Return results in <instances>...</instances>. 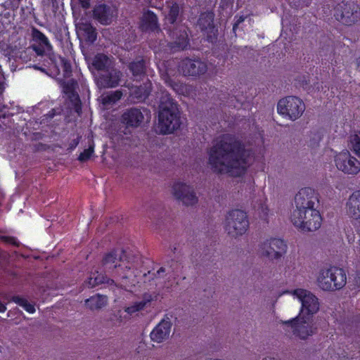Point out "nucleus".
Wrapping results in <instances>:
<instances>
[{"instance_id": "f257e3e1", "label": "nucleus", "mask_w": 360, "mask_h": 360, "mask_svg": "<svg viewBox=\"0 0 360 360\" xmlns=\"http://www.w3.org/2000/svg\"><path fill=\"white\" fill-rule=\"evenodd\" d=\"M208 164L217 174L243 176L248 169L244 144L235 135H221L208 151Z\"/></svg>"}, {"instance_id": "f03ea898", "label": "nucleus", "mask_w": 360, "mask_h": 360, "mask_svg": "<svg viewBox=\"0 0 360 360\" xmlns=\"http://www.w3.org/2000/svg\"><path fill=\"white\" fill-rule=\"evenodd\" d=\"M294 293L301 302L300 311L295 317L282 321L283 328L287 335L307 340L315 333L316 328L309 321L319 309V300L314 295L304 289H297Z\"/></svg>"}, {"instance_id": "7ed1b4c3", "label": "nucleus", "mask_w": 360, "mask_h": 360, "mask_svg": "<svg viewBox=\"0 0 360 360\" xmlns=\"http://www.w3.org/2000/svg\"><path fill=\"white\" fill-rule=\"evenodd\" d=\"M158 113L160 133L169 134L179 129L181 124L180 111L177 103L171 96L161 98Z\"/></svg>"}, {"instance_id": "20e7f679", "label": "nucleus", "mask_w": 360, "mask_h": 360, "mask_svg": "<svg viewBox=\"0 0 360 360\" xmlns=\"http://www.w3.org/2000/svg\"><path fill=\"white\" fill-rule=\"evenodd\" d=\"M317 283L319 288L324 291L341 290L347 283L346 272L342 268L335 266L322 269L317 277Z\"/></svg>"}, {"instance_id": "39448f33", "label": "nucleus", "mask_w": 360, "mask_h": 360, "mask_svg": "<svg viewBox=\"0 0 360 360\" xmlns=\"http://www.w3.org/2000/svg\"><path fill=\"white\" fill-rule=\"evenodd\" d=\"M292 224L302 232L318 230L322 224V217L316 208L294 210L290 215Z\"/></svg>"}, {"instance_id": "423d86ee", "label": "nucleus", "mask_w": 360, "mask_h": 360, "mask_svg": "<svg viewBox=\"0 0 360 360\" xmlns=\"http://www.w3.org/2000/svg\"><path fill=\"white\" fill-rule=\"evenodd\" d=\"M305 110V104L297 96H289L280 99L277 103V112L283 117L295 121Z\"/></svg>"}, {"instance_id": "0eeeda50", "label": "nucleus", "mask_w": 360, "mask_h": 360, "mask_svg": "<svg viewBox=\"0 0 360 360\" xmlns=\"http://www.w3.org/2000/svg\"><path fill=\"white\" fill-rule=\"evenodd\" d=\"M46 58L47 65L44 64L42 66L34 65V69L46 72V68L54 75L59 76L62 75L65 78H68L71 75L72 65L70 60L54 53L48 54Z\"/></svg>"}, {"instance_id": "6e6552de", "label": "nucleus", "mask_w": 360, "mask_h": 360, "mask_svg": "<svg viewBox=\"0 0 360 360\" xmlns=\"http://www.w3.org/2000/svg\"><path fill=\"white\" fill-rule=\"evenodd\" d=\"M249 227L245 212L236 209L230 211L226 217V230L228 234L236 237L244 234Z\"/></svg>"}, {"instance_id": "1a4fd4ad", "label": "nucleus", "mask_w": 360, "mask_h": 360, "mask_svg": "<svg viewBox=\"0 0 360 360\" xmlns=\"http://www.w3.org/2000/svg\"><path fill=\"white\" fill-rule=\"evenodd\" d=\"M186 24H164V30H167L169 36L173 41L169 44V47L173 51L187 49L189 46V39Z\"/></svg>"}, {"instance_id": "9d476101", "label": "nucleus", "mask_w": 360, "mask_h": 360, "mask_svg": "<svg viewBox=\"0 0 360 360\" xmlns=\"http://www.w3.org/2000/svg\"><path fill=\"white\" fill-rule=\"evenodd\" d=\"M334 16L338 21L359 22L360 21V6L354 2H342L335 7Z\"/></svg>"}, {"instance_id": "9b49d317", "label": "nucleus", "mask_w": 360, "mask_h": 360, "mask_svg": "<svg viewBox=\"0 0 360 360\" xmlns=\"http://www.w3.org/2000/svg\"><path fill=\"white\" fill-rule=\"evenodd\" d=\"M335 162L337 168L345 174L355 175L360 172V162L348 150L336 155Z\"/></svg>"}, {"instance_id": "f8f14e48", "label": "nucleus", "mask_w": 360, "mask_h": 360, "mask_svg": "<svg viewBox=\"0 0 360 360\" xmlns=\"http://www.w3.org/2000/svg\"><path fill=\"white\" fill-rule=\"evenodd\" d=\"M262 253L270 259H280L287 250L285 242L276 238H271L264 241L260 246Z\"/></svg>"}, {"instance_id": "ddd939ff", "label": "nucleus", "mask_w": 360, "mask_h": 360, "mask_svg": "<svg viewBox=\"0 0 360 360\" xmlns=\"http://www.w3.org/2000/svg\"><path fill=\"white\" fill-rule=\"evenodd\" d=\"M30 49L34 51L37 56L46 58L48 55L45 53L46 52L48 54L51 53L52 46L48 38L41 32L36 28H32L31 44L25 51V53L27 51H30Z\"/></svg>"}, {"instance_id": "4468645a", "label": "nucleus", "mask_w": 360, "mask_h": 360, "mask_svg": "<svg viewBox=\"0 0 360 360\" xmlns=\"http://www.w3.org/2000/svg\"><path fill=\"white\" fill-rule=\"evenodd\" d=\"M178 70L184 76L198 77L207 71V65L199 59L186 58L179 62Z\"/></svg>"}, {"instance_id": "2eb2a0df", "label": "nucleus", "mask_w": 360, "mask_h": 360, "mask_svg": "<svg viewBox=\"0 0 360 360\" xmlns=\"http://www.w3.org/2000/svg\"><path fill=\"white\" fill-rule=\"evenodd\" d=\"M44 25V24H39ZM46 27L53 34L64 52H71L72 44L70 41V32L66 24H46Z\"/></svg>"}, {"instance_id": "dca6fc26", "label": "nucleus", "mask_w": 360, "mask_h": 360, "mask_svg": "<svg viewBox=\"0 0 360 360\" xmlns=\"http://www.w3.org/2000/svg\"><path fill=\"white\" fill-rule=\"evenodd\" d=\"M319 202L315 191L309 187L301 188L295 196V210H306L314 208L315 203Z\"/></svg>"}, {"instance_id": "f3484780", "label": "nucleus", "mask_w": 360, "mask_h": 360, "mask_svg": "<svg viewBox=\"0 0 360 360\" xmlns=\"http://www.w3.org/2000/svg\"><path fill=\"white\" fill-rule=\"evenodd\" d=\"M173 195L186 205L197 203L198 198L192 187L181 182H176L172 186Z\"/></svg>"}, {"instance_id": "a211bd4d", "label": "nucleus", "mask_w": 360, "mask_h": 360, "mask_svg": "<svg viewBox=\"0 0 360 360\" xmlns=\"http://www.w3.org/2000/svg\"><path fill=\"white\" fill-rule=\"evenodd\" d=\"M172 326L171 319L166 314L150 332L151 340L157 343L166 340L169 336Z\"/></svg>"}, {"instance_id": "6ab92c4d", "label": "nucleus", "mask_w": 360, "mask_h": 360, "mask_svg": "<svg viewBox=\"0 0 360 360\" xmlns=\"http://www.w3.org/2000/svg\"><path fill=\"white\" fill-rule=\"evenodd\" d=\"M144 116L141 109L130 108L127 109L121 116V122L127 128L139 127L143 122Z\"/></svg>"}, {"instance_id": "aec40b11", "label": "nucleus", "mask_w": 360, "mask_h": 360, "mask_svg": "<svg viewBox=\"0 0 360 360\" xmlns=\"http://www.w3.org/2000/svg\"><path fill=\"white\" fill-rule=\"evenodd\" d=\"M92 12L94 18L99 22L111 21L117 15V9L115 6L105 4L96 5Z\"/></svg>"}, {"instance_id": "412c9836", "label": "nucleus", "mask_w": 360, "mask_h": 360, "mask_svg": "<svg viewBox=\"0 0 360 360\" xmlns=\"http://www.w3.org/2000/svg\"><path fill=\"white\" fill-rule=\"evenodd\" d=\"M77 82L71 79L63 84V92L71 103L74 110L79 114L82 112V102L79 94L76 91Z\"/></svg>"}, {"instance_id": "4be33fe9", "label": "nucleus", "mask_w": 360, "mask_h": 360, "mask_svg": "<svg viewBox=\"0 0 360 360\" xmlns=\"http://www.w3.org/2000/svg\"><path fill=\"white\" fill-rule=\"evenodd\" d=\"M124 250L112 249L104 254L101 265L105 270L115 269L120 267L119 262H121L124 257Z\"/></svg>"}, {"instance_id": "5701e85b", "label": "nucleus", "mask_w": 360, "mask_h": 360, "mask_svg": "<svg viewBox=\"0 0 360 360\" xmlns=\"http://www.w3.org/2000/svg\"><path fill=\"white\" fill-rule=\"evenodd\" d=\"M100 76V80L105 88H115L120 84L122 73L120 70L110 68Z\"/></svg>"}, {"instance_id": "b1692460", "label": "nucleus", "mask_w": 360, "mask_h": 360, "mask_svg": "<svg viewBox=\"0 0 360 360\" xmlns=\"http://www.w3.org/2000/svg\"><path fill=\"white\" fill-rule=\"evenodd\" d=\"M347 214L353 219H360V190L355 191L349 196L347 204Z\"/></svg>"}, {"instance_id": "393cba45", "label": "nucleus", "mask_w": 360, "mask_h": 360, "mask_svg": "<svg viewBox=\"0 0 360 360\" xmlns=\"http://www.w3.org/2000/svg\"><path fill=\"white\" fill-rule=\"evenodd\" d=\"M196 30L202 32L204 39L207 42L214 44L217 41L218 36L217 24H194Z\"/></svg>"}, {"instance_id": "a878e982", "label": "nucleus", "mask_w": 360, "mask_h": 360, "mask_svg": "<svg viewBox=\"0 0 360 360\" xmlns=\"http://www.w3.org/2000/svg\"><path fill=\"white\" fill-rule=\"evenodd\" d=\"M93 24H75V29L82 35L83 39L89 43H94L97 38L96 30Z\"/></svg>"}, {"instance_id": "bb28decb", "label": "nucleus", "mask_w": 360, "mask_h": 360, "mask_svg": "<svg viewBox=\"0 0 360 360\" xmlns=\"http://www.w3.org/2000/svg\"><path fill=\"white\" fill-rule=\"evenodd\" d=\"M151 83L149 80L131 89V96L138 101H145L150 94Z\"/></svg>"}, {"instance_id": "cd10ccee", "label": "nucleus", "mask_w": 360, "mask_h": 360, "mask_svg": "<svg viewBox=\"0 0 360 360\" xmlns=\"http://www.w3.org/2000/svg\"><path fill=\"white\" fill-rule=\"evenodd\" d=\"M92 66L98 71L105 72L112 67V63L107 55L97 53L93 58Z\"/></svg>"}, {"instance_id": "c85d7f7f", "label": "nucleus", "mask_w": 360, "mask_h": 360, "mask_svg": "<svg viewBox=\"0 0 360 360\" xmlns=\"http://www.w3.org/2000/svg\"><path fill=\"white\" fill-rule=\"evenodd\" d=\"M128 68L135 78L141 79L146 74V62L143 58L130 62Z\"/></svg>"}, {"instance_id": "c756f323", "label": "nucleus", "mask_w": 360, "mask_h": 360, "mask_svg": "<svg viewBox=\"0 0 360 360\" xmlns=\"http://www.w3.org/2000/svg\"><path fill=\"white\" fill-rule=\"evenodd\" d=\"M108 297L105 295L96 294L85 300V304L91 310H98L107 304Z\"/></svg>"}, {"instance_id": "7c9ffc66", "label": "nucleus", "mask_w": 360, "mask_h": 360, "mask_svg": "<svg viewBox=\"0 0 360 360\" xmlns=\"http://www.w3.org/2000/svg\"><path fill=\"white\" fill-rule=\"evenodd\" d=\"M152 298L150 295L148 296L144 295L142 300L134 302L130 306L126 307L124 310L128 314L132 315L136 312H139L144 309L146 305L150 304Z\"/></svg>"}, {"instance_id": "2f4dec72", "label": "nucleus", "mask_w": 360, "mask_h": 360, "mask_svg": "<svg viewBox=\"0 0 360 360\" xmlns=\"http://www.w3.org/2000/svg\"><path fill=\"white\" fill-rule=\"evenodd\" d=\"M97 276H90L89 278V285L91 288H94L96 285H98L100 284L106 283L108 285H112L115 283V281L113 279H111L108 278L106 275L98 274V271H96Z\"/></svg>"}, {"instance_id": "473e14b6", "label": "nucleus", "mask_w": 360, "mask_h": 360, "mask_svg": "<svg viewBox=\"0 0 360 360\" xmlns=\"http://www.w3.org/2000/svg\"><path fill=\"white\" fill-rule=\"evenodd\" d=\"M11 300L19 306L22 307L27 312L34 314L36 311L34 304L28 302V301L19 295H14Z\"/></svg>"}, {"instance_id": "72a5a7b5", "label": "nucleus", "mask_w": 360, "mask_h": 360, "mask_svg": "<svg viewBox=\"0 0 360 360\" xmlns=\"http://www.w3.org/2000/svg\"><path fill=\"white\" fill-rule=\"evenodd\" d=\"M351 150L359 157H360V130L354 131L350 136Z\"/></svg>"}, {"instance_id": "f704fd0d", "label": "nucleus", "mask_w": 360, "mask_h": 360, "mask_svg": "<svg viewBox=\"0 0 360 360\" xmlns=\"http://www.w3.org/2000/svg\"><path fill=\"white\" fill-rule=\"evenodd\" d=\"M122 96V92L121 90H116L115 91L108 94L107 96L103 98V103L105 105L115 103L121 99Z\"/></svg>"}, {"instance_id": "c9c22d12", "label": "nucleus", "mask_w": 360, "mask_h": 360, "mask_svg": "<svg viewBox=\"0 0 360 360\" xmlns=\"http://www.w3.org/2000/svg\"><path fill=\"white\" fill-rule=\"evenodd\" d=\"M179 15V6L178 4L174 3L170 6L169 13H168V18L170 20V22H176Z\"/></svg>"}, {"instance_id": "e433bc0d", "label": "nucleus", "mask_w": 360, "mask_h": 360, "mask_svg": "<svg viewBox=\"0 0 360 360\" xmlns=\"http://www.w3.org/2000/svg\"><path fill=\"white\" fill-rule=\"evenodd\" d=\"M94 152V146H89L88 148L84 149L82 153H80L78 160L80 162H86L89 160L92 156Z\"/></svg>"}, {"instance_id": "4c0bfd02", "label": "nucleus", "mask_w": 360, "mask_h": 360, "mask_svg": "<svg viewBox=\"0 0 360 360\" xmlns=\"http://www.w3.org/2000/svg\"><path fill=\"white\" fill-rule=\"evenodd\" d=\"M214 13L212 11L201 13L198 22H214Z\"/></svg>"}, {"instance_id": "58836bf2", "label": "nucleus", "mask_w": 360, "mask_h": 360, "mask_svg": "<svg viewBox=\"0 0 360 360\" xmlns=\"http://www.w3.org/2000/svg\"><path fill=\"white\" fill-rule=\"evenodd\" d=\"M157 15L150 10L144 12L141 22H158Z\"/></svg>"}, {"instance_id": "ea45409f", "label": "nucleus", "mask_w": 360, "mask_h": 360, "mask_svg": "<svg viewBox=\"0 0 360 360\" xmlns=\"http://www.w3.org/2000/svg\"><path fill=\"white\" fill-rule=\"evenodd\" d=\"M0 240L6 244H9L17 248L20 247V243L15 236L0 235Z\"/></svg>"}, {"instance_id": "a19ab883", "label": "nucleus", "mask_w": 360, "mask_h": 360, "mask_svg": "<svg viewBox=\"0 0 360 360\" xmlns=\"http://www.w3.org/2000/svg\"><path fill=\"white\" fill-rule=\"evenodd\" d=\"M139 29L141 31H146L148 30H150L152 31L160 32V24H139Z\"/></svg>"}, {"instance_id": "79ce46f5", "label": "nucleus", "mask_w": 360, "mask_h": 360, "mask_svg": "<svg viewBox=\"0 0 360 360\" xmlns=\"http://www.w3.org/2000/svg\"><path fill=\"white\" fill-rule=\"evenodd\" d=\"M260 210H261V212L259 213L261 214V217L264 220H266L267 217H268V212H269V209H268L267 206L265 205H262Z\"/></svg>"}, {"instance_id": "37998d69", "label": "nucleus", "mask_w": 360, "mask_h": 360, "mask_svg": "<svg viewBox=\"0 0 360 360\" xmlns=\"http://www.w3.org/2000/svg\"><path fill=\"white\" fill-rule=\"evenodd\" d=\"M91 1V0H78L80 6L84 10H87L90 8Z\"/></svg>"}, {"instance_id": "c03bdc74", "label": "nucleus", "mask_w": 360, "mask_h": 360, "mask_svg": "<svg viewBox=\"0 0 360 360\" xmlns=\"http://www.w3.org/2000/svg\"><path fill=\"white\" fill-rule=\"evenodd\" d=\"M79 141H80L79 136L77 137L76 139H72L69 146L70 149L74 150L78 146Z\"/></svg>"}, {"instance_id": "a18cd8bd", "label": "nucleus", "mask_w": 360, "mask_h": 360, "mask_svg": "<svg viewBox=\"0 0 360 360\" xmlns=\"http://www.w3.org/2000/svg\"><path fill=\"white\" fill-rule=\"evenodd\" d=\"M55 115H56L55 110L52 109L46 115H44V117H46V119H43V120H51L52 118H53Z\"/></svg>"}, {"instance_id": "49530a36", "label": "nucleus", "mask_w": 360, "mask_h": 360, "mask_svg": "<svg viewBox=\"0 0 360 360\" xmlns=\"http://www.w3.org/2000/svg\"><path fill=\"white\" fill-rule=\"evenodd\" d=\"M169 86L176 91H179V84L176 82H174V81H171L169 82Z\"/></svg>"}, {"instance_id": "de8ad7c7", "label": "nucleus", "mask_w": 360, "mask_h": 360, "mask_svg": "<svg viewBox=\"0 0 360 360\" xmlns=\"http://www.w3.org/2000/svg\"><path fill=\"white\" fill-rule=\"evenodd\" d=\"M355 285L360 289V272H358L354 278Z\"/></svg>"}, {"instance_id": "09e8293b", "label": "nucleus", "mask_w": 360, "mask_h": 360, "mask_svg": "<svg viewBox=\"0 0 360 360\" xmlns=\"http://www.w3.org/2000/svg\"><path fill=\"white\" fill-rule=\"evenodd\" d=\"M6 310V307L0 301V313H4Z\"/></svg>"}, {"instance_id": "8fccbe9b", "label": "nucleus", "mask_w": 360, "mask_h": 360, "mask_svg": "<svg viewBox=\"0 0 360 360\" xmlns=\"http://www.w3.org/2000/svg\"><path fill=\"white\" fill-rule=\"evenodd\" d=\"M165 272V268L164 267H160L158 271H157V274L158 275H160L161 273H163Z\"/></svg>"}, {"instance_id": "3c124183", "label": "nucleus", "mask_w": 360, "mask_h": 360, "mask_svg": "<svg viewBox=\"0 0 360 360\" xmlns=\"http://www.w3.org/2000/svg\"><path fill=\"white\" fill-rule=\"evenodd\" d=\"M262 360H277V359L275 358H273V357L267 356V357L264 358Z\"/></svg>"}, {"instance_id": "603ef678", "label": "nucleus", "mask_w": 360, "mask_h": 360, "mask_svg": "<svg viewBox=\"0 0 360 360\" xmlns=\"http://www.w3.org/2000/svg\"><path fill=\"white\" fill-rule=\"evenodd\" d=\"M239 24H233V30L235 32L238 28Z\"/></svg>"}, {"instance_id": "864d4df0", "label": "nucleus", "mask_w": 360, "mask_h": 360, "mask_svg": "<svg viewBox=\"0 0 360 360\" xmlns=\"http://www.w3.org/2000/svg\"><path fill=\"white\" fill-rule=\"evenodd\" d=\"M243 20H244V19H243V18H241V17H240V19H238V20L236 21V22H238V23L243 22Z\"/></svg>"}, {"instance_id": "5fc2aeb1", "label": "nucleus", "mask_w": 360, "mask_h": 360, "mask_svg": "<svg viewBox=\"0 0 360 360\" xmlns=\"http://www.w3.org/2000/svg\"><path fill=\"white\" fill-rule=\"evenodd\" d=\"M358 68H360V58L357 63Z\"/></svg>"}, {"instance_id": "6e6d98bb", "label": "nucleus", "mask_w": 360, "mask_h": 360, "mask_svg": "<svg viewBox=\"0 0 360 360\" xmlns=\"http://www.w3.org/2000/svg\"><path fill=\"white\" fill-rule=\"evenodd\" d=\"M122 278H127V276L124 274V275L122 276Z\"/></svg>"}]
</instances>
